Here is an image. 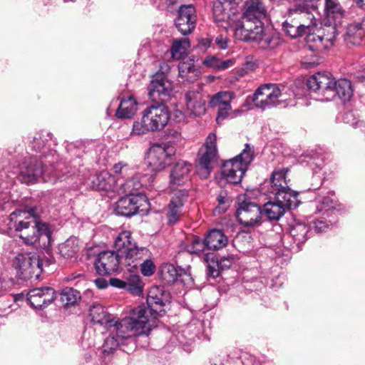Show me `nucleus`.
I'll return each instance as SVG.
<instances>
[{
  "mask_svg": "<svg viewBox=\"0 0 365 365\" xmlns=\"http://www.w3.org/2000/svg\"><path fill=\"white\" fill-rule=\"evenodd\" d=\"M14 267L24 279L31 277L38 279L43 270L39 256L35 252L17 255L14 260Z\"/></svg>",
  "mask_w": 365,
  "mask_h": 365,
  "instance_id": "nucleus-14",
  "label": "nucleus"
},
{
  "mask_svg": "<svg viewBox=\"0 0 365 365\" xmlns=\"http://www.w3.org/2000/svg\"><path fill=\"white\" fill-rule=\"evenodd\" d=\"M96 287L99 289H104L108 286L107 281L103 278H98L94 281Z\"/></svg>",
  "mask_w": 365,
  "mask_h": 365,
  "instance_id": "nucleus-58",
  "label": "nucleus"
},
{
  "mask_svg": "<svg viewBox=\"0 0 365 365\" xmlns=\"http://www.w3.org/2000/svg\"><path fill=\"white\" fill-rule=\"evenodd\" d=\"M61 164L57 165V169L53 168V165H51L45 163L44 160H41L38 163L36 161L30 162L21 169L19 174V180L26 184L33 183L42 178L43 182H55L57 180L61 179L60 171Z\"/></svg>",
  "mask_w": 365,
  "mask_h": 365,
  "instance_id": "nucleus-8",
  "label": "nucleus"
},
{
  "mask_svg": "<svg viewBox=\"0 0 365 365\" xmlns=\"http://www.w3.org/2000/svg\"><path fill=\"white\" fill-rule=\"evenodd\" d=\"M287 172L285 168L274 170L271 175L268 190L269 197L279 202L286 210L297 207L300 202L297 198L298 193L287 185Z\"/></svg>",
  "mask_w": 365,
  "mask_h": 365,
  "instance_id": "nucleus-6",
  "label": "nucleus"
},
{
  "mask_svg": "<svg viewBox=\"0 0 365 365\" xmlns=\"http://www.w3.org/2000/svg\"><path fill=\"white\" fill-rule=\"evenodd\" d=\"M217 158V137L215 133H210L203 147L198 153L196 163V172L200 178L207 179L209 178Z\"/></svg>",
  "mask_w": 365,
  "mask_h": 365,
  "instance_id": "nucleus-10",
  "label": "nucleus"
},
{
  "mask_svg": "<svg viewBox=\"0 0 365 365\" xmlns=\"http://www.w3.org/2000/svg\"><path fill=\"white\" fill-rule=\"evenodd\" d=\"M187 250L189 252L197 255L202 257L203 260L207 264V274L212 277L218 276V272L210 263V259L213 258V253L206 252L208 250L205 244V240H201L200 238H195L192 240L191 243L188 245Z\"/></svg>",
  "mask_w": 365,
  "mask_h": 365,
  "instance_id": "nucleus-30",
  "label": "nucleus"
},
{
  "mask_svg": "<svg viewBox=\"0 0 365 365\" xmlns=\"http://www.w3.org/2000/svg\"><path fill=\"white\" fill-rule=\"evenodd\" d=\"M186 113L197 117L205 113V101L199 91H190L185 93Z\"/></svg>",
  "mask_w": 365,
  "mask_h": 365,
  "instance_id": "nucleus-31",
  "label": "nucleus"
},
{
  "mask_svg": "<svg viewBox=\"0 0 365 365\" xmlns=\"http://www.w3.org/2000/svg\"><path fill=\"white\" fill-rule=\"evenodd\" d=\"M225 10L226 8L221 1H217L214 2L212 8L214 19L215 22L218 24L219 26L227 30L230 28L234 19L237 17V15L231 16Z\"/></svg>",
  "mask_w": 365,
  "mask_h": 365,
  "instance_id": "nucleus-35",
  "label": "nucleus"
},
{
  "mask_svg": "<svg viewBox=\"0 0 365 365\" xmlns=\"http://www.w3.org/2000/svg\"><path fill=\"white\" fill-rule=\"evenodd\" d=\"M202 64L215 71H223L232 66L234 61L232 59L221 61L215 56H208L203 60Z\"/></svg>",
  "mask_w": 365,
  "mask_h": 365,
  "instance_id": "nucleus-44",
  "label": "nucleus"
},
{
  "mask_svg": "<svg viewBox=\"0 0 365 365\" xmlns=\"http://www.w3.org/2000/svg\"><path fill=\"white\" fill-rule=\"evenodd\" d=\"M286 209L277 200H269L264 205L262 215L270 220H279L286 212Z\"/></svg>",
  "mask_w": 365,
  "mask_h": 365,
  "instance_id": "nucleus-39",
  "label": "nucleus"
},
{
  "mask_svg": "<svg viewBox=\"0 0 365 365\" xmlns=\"http://www.w3.org/2000/svg\"><path fill=\"white\" fill-rule=\"evenodd\" d=\"M267 11L262 0H246L242 18L253 24L263 26L262 20L267 17Z\"/></svg>",
  "mask_w": 365,
  "mask_h": 365,
  "instance_id": "nucleus-25",
  "label": "nucleus"
},
{
  "mask_svg": "<svg viewBox=\"0 0 365 365\" xmlns=\"http://www.w3.org/2000/svg\"><path fill=\"white\" fill-rule=\"evenodd\" d=\"M113 170L115 174L122 176V178H118L117 194L128 196L143 195L140 190L145 185V180L144 178L140 180L138 175L133 176L135 174L133 167L125 163L118 162L113 165Z\"/></svg>",
  "mask_w": 365,
  "mask_h": 365,
  "instance_id": "nucleus-9",
  "label": "nucleus"
},
{
  "mask_svg": "<svg viewBox=\"0 0 365 365\" xmlns=\"http://www.w3.org/2000/svg\"><path fill=\"white\" fill-rule=\"evenodd\" d=\"M335 222L334 220H329V221L323 220H317L314 222V229L316 232H322L326 231L330 226Z\"/></svg>",
  "mask_w": 365,
  "mask_h": 365,
  "instance_id": "nucleus-53",
  "label": "nucleus"
},
{
  "mask_svg": "<svg viewBox=\"0 0 365 365\" xmlns=\"http://www.w3.org/2000/svg\"><path fill=\"white\" fill-rule=\"evenodd\" d=\"M110 284L114 287L120 288L127 290L125 280L118 278H111L109 280Z\"/></svg>",
  "mask_w": 365,
  "mask_h": 365,
  "instance_id": "nucleus-55",
  "label": "nucleus"
},
{
  "mask_svg": "<svg viewBox=\"0 0 365 365\" xmlns=\"http://www.w3.org/2000/svg\"><path fill=\"white\" fill-rule=\"evenodd\" d=\"M278 93L277 107L287 108L297 104L296 98L298 95L294 93L292 88H288L284 86H278Z\"/></svg>",
  "mask_w": 365,
  "mask_h": 365,
  "instance_id": "nucleus-37",
  "label": "nucleus"
},
{
  "mask_svg": "<svg viewBox=\"0 0 365 365\" xmlns=\"http://www.w3.org/2000/svg\"><path fill=\"white\" fill-rule=\"evenodd\" d=\"M123 258V263L130 272H138L141 262L144 259L150 258L151 253L144 247H138L137 244L130 248H127V251L120 255Z\"/></svg>",
  "mask_w": 365,
  "mask_h": 365,
  "instance_id": "nucleus-24",
  "label": "nucleus"
},
{
  "mask_svg": "<svg viewBox=\"0 0 365 365\" xmlns=\"http://www.w3.org/2000/svg\"><path fill=\"white\" fill-rule=\"evenodd\" d=\"M289 232L294 240L300 244L307 240L309 227L304 223L295 222L291 226Z\"/></svg>",
  "mask_w": 365,
  "mask_h": 365,
  "instance_id": "nucleus-48",
  "label": "nucleus"
},
{
  "mask_svg": "<svg viewBox=\"0 0 365 365\" xmlns=\"http://www.w3.org/2000/svg\"><path fill=\"white\" fill-rule=\"evenodd\" d=\"M173 136H174L177 140H180L181 138V134L178 133V131H173Z\"/></svg>",
  "mask_w": 365,
  "mask_h": 365,
  "instance_id": "nucleus-63",
  "label": "nucleus"
},
{
  "mask_svg": "<svg viewBox=\"0 0 365 365\" xmlns=\"http://www.w3.org/2000/svg\"><path fill=\"white\" fill-rule=\"evenodd\" d=\"M278 93V85L274 83L262 85L253 94V103L255 107L262 110L277 107Z\"/></svg>",
  "mask_w": 365,
  "mask_h": 365,
  "instance_id": "nucleus-18",
  "label": "nucleus"
},
{
  "mask_svg": "<svg viewBox=\"0 0 365 365\" xmlns=\"http://www.w3.org/2000/svg\"><path fill=\"white\" fill-rule=\"evenodd\" d=\"M235 98V94L232 91H220L215 94L210 101V107L217 110L216 122L220 125L228 118H232V109L231 102Z\"/></svg>",
  "mask_w": 365,
  "mask_h": 365,
  "instance_id": "nucleus-17",
  "label": "nucleus"
},
{
  "mask_svg": "<svg viewBox=\"0 0 365 365\" xmlns=\"http://www.w3.org/2000/svg\"><path fill=\"white\" fill-rule=\"evenodd\" d=\"M30 146L34 151L39 153L40 160H44L45 163L51 165L58 163V155L53 148L56 143L50 133L47 131L36 133L31 141Z\"/></svg>",
  "mask_w": 365,
  "mask_h": 365,
  "instance_id": "nucleus-13",
  "label": "nucleus"
},
{
  "mask_svg": "<svg viewBox=\"0 0 365 365\" xmlns=\"http://www.w3.org/2000/svg\"><path fill=\"white\" fill-rule=\"evenodd\" d=\"M364 31L360 23H355L349 25L344 34V41L348 45H359L361 44Z\"/></svg>",
  "mask_w": 365,
  "mask_h": 365,
  "instance_id": "nucleus-38",
  "label": "nucleus"
},
{
  "mask_svg": "<svg viewBox=\"0 0 365 365\" xmlns=\"http://www.w3.org/2000/svg\"><path fill=\"white\" fill-rule=\"evenodd\" d=\"M315 26V22L308 21L306 19H299V15H290L283 23L284 32L291 38H297L310 32Z\"/></svg>",
  "mask_w": 365,
  "mask_h": 365,
  "instance_id": "nucleus-21",
  "label": "nucleus"
},
{
  "mask_svg": "<svg viewBox=\"0 0 365 365\" xmlns=\"http://www.w3.org/2000/svg\"><path fill=\"white\" fill-rule=\"evenodd\" d=\"M189 47L190 41L187 38L175 39L170 48L172 58L177 60L181 58Z\"/></svg>",
  "mask_w": 365,
  "mask_h": 365,
  "instance_id": "nucleus-47",
  "label": "nucleus"
},
{
  "mask_svg": "<svg viewBox=\"0 0 365 365\" xmlns=\"http://www.w3.org/2000/svg\"><path fill=\"white\" fill-rule=\"evenodd\" d=\"M187 196V190H178L173 194L168 207L167 216L169 224L176 223L183 215Z\"/></svg>",
  "mask_w": 365,
  "mask_h": 365,
  "instance_id": "nucleus-27",
  "label": "nucleus"
},
{
  "mask_svg": "<svg viewBox=\"0 0 365 365\" xmlns=\"http://www.w3.org/2000/svg\"><path fill=\"white\" fill-rule=\"evenodd\" d=\"M253 159L254 147L246 143L239 155L223 163L221 171L222 176L229 183H240Z\"/></svg>",
  "mask_w": 365,
  "mask_h": 365,
  "instance_id": "nucleus-7",
  "label": "nucleus"
},
{
  "mask_svg": "<svg viewBox=\"0 0 365 365\" xmlns=\"http://www.w3.org/2000/svg\"><path fill=\"white\" fill-rule=\"evenodd\" d=\"M338 24L339 23L337 22L333 21V24L326 25L323 28L322 35L323 36L324 49H329L333 46L334 41L336 36L339 34V30L337 28Z\"/></svg>",
  "mask_w": 365,
  "mask_h": 365,
  "instance_id": "nucleus-46",
  "label": "nucleus"
},
{
  "mask_svg": "<svg viewBox=\"0 0 365 365\" xmlns=\"http://www.w3.org/2000/svg\"><path fill=\"white\" fill-rule=\"evenodd\" d=\"M356 5L363 9H365V0H354Z\"/></svg>",
  "mask_w": 365,
  "mask_h": 365,
  "instance_id": "nucleus-61",
  "label": "nucleus"
},
{
  "mask_svg": "<svg viewBox=\"0 0 365 365\" xmlns=\"http://www.w3.org/2000/svg\"><path fill=\"white\" fill-rule=\"evenodd\" d=\"M58 250L60 255L64 258L74 257L79 250L78 240L76 237H70L59 245Z\"/></svg>",
  "mask_w": 365,
  "mask_h": 365,
  "instance_id": "nucleus-42",
  "label": "nucleus"
},
{
  "mask_svg": "<svg viewBox=\"0 0 365 365\" xmlns=\"http://www.w3.org/2000/svg\"><path fill=\"white\" fill-rule=\"evenodd\" d=\"M205 244L209 250H218L225 247L228 243L227 237L220 230H211L205 238Z\"/></svg>",
  "mask_w": 365,
  "mask_h": 365,
  "instance_id": "nucleus-34",
  "label": "nucleus"
},
{
  "mask_svg": "<svg viewBox=\"0 0 365 365\" xmlns=\"http://www.w3.org/2000/svg\"><path fill=\"white\" fill-rule=\"evenodd\" d=\"M239 14L232 22L230 28H234L235 37L242 41H254L262 48H274L278 43V39L270 32L264 31V26L253 24L248 21H242Z\"/></svg>",
  "mask_w": 365,
  "mask_h": 365,
  "instance_id": "nucleus-5",
  "label": "nucleus"
},
{
  "mask_svg": "<svg viewBox=\"0 0 365 365\" xmlns=\"http://www.w3.org/2000/svg\"><path fill=\"white\" fill-rule=\"evenodd\" d=\"M317 212L328 217L335 214L337 201L333 192H322L317 195L314 201Z\"/></svg>",
  "mask_w": 365,
  "mask_h": 365,
  "instance_id": "nucleus-32",
  "label": "nucleus"
},
{
  "mask_svg": "<svg viewBox=\"0 0 365 365\" xmlns=\"http://www.w3.org/2000/svg\"><path fill=\"white\" fill-rule=\"evenodd\" d=\"M137 272H130L129 275L125 277V283L128 291L135 294H140L142 292L143 284Z\"/></svg>",
  "mask_w": 365,
  "mask_h": 365,
  "instance_id": "nucleus-49",
  "label": "nucleus"
},
{
  "mask_svg": "<svg viewBox=\"0 0 365 365\" xmlns=\"http://www.w3.org/2000/svg\"><path fill=\"white\" fill-rule=\"evenodd\" d=\"M141 120L134 121L131 135H141L162 130L170 120V113L163 103H156L146 107L141 113Z\"/></svg>",
  "mask_w": 365,
  "mask_h": 365,
  "instance_id": "nucleus-4",
  "label": "nucleus"
},
{
  "mask_svg": "<svg viewBox=\"0 0 365 365\" xmlns=\"http://www.w3.org/2000/svg\"><path fill=\"white\" fill-rule=\"evenodd\" d=\"M139 267H140L141 273L146 277L151 276L155 270V266L150 258L144 259Z\"/></svg>",
  "mask_w": 365,
  "mask_h": 365,
  "instance_id": "nucleus-52",
  "label": "nucleus"
},
{
  "mask_svg": "<svg viewBox=\"0 0 365 365\" xmlns=\"http://www.w3.org/2000/svg\"><path fill=\"white\" fill-rule=\"evenodd\" d=\"M120 254L115 251H103L98 254L95 261V268L99 275H109L118 271Z\"/></svg>",
  "mask_w": 365,
  "mask_h": 365,
  "instance_id": "nucleus-22",
  "label": "nucleus"
},
{
  "mask_svg": "<svg viewBox=\"0 0 365 365\" xmlns=\"http://www.w3.org/2000/svg\"><path fill=\"white\" fill-rule=\"evenodd\" d=\"M56 298L55 290L51 287H37L27 294V301L34 309H44Z\"/></svg>",
  "mask_w": 365,
  "mask_h": 365,
  "instance_id": "nucleus-19",
  "label": "nucleus"
},
{
  "mask_svg": "<svg viewBox=\"0 0 365 365\" xmlns=\"http://www.w3.org/2000/svg\"><path fill=\"white\" fill-rule=\"evenodd\" d=\"M322 163V158L318 156V155L314 154L310 157H309V160H307V163L312 166V165H315L317 167L321 166Z\"/></svg>",
  "mask_w": 365,
  "mask_h": 365,
  "instance_id": "nucleus-56",
  "label": "nucleus"
},
{
  "mask_svg": "<svg viewBox=\"0 0 365 365\" xmlns=\"http://www.w3.org/2000/svg\"><path fill=\"white\" fill-rule=\"evenodd\" d=\"M309 91L318 94L320 101H331L337 96L348 101L353 94L351 81L346 78L335 81L328 73L319 72L309 77L307 82Z\"/></svg>",
  "mask_w": 365,
  "mask_h": 365,
  "instance_id": "nucleus-3",
  "label": "nucleus"
},
{
  "mask_svg": "<svg viewBox=\"0 0 365 365\" xmlns=\"http://www.w3.org/2000/svg\"><path fill=\"white\" fill-rule=\"evenodd\" d=\"M170 69V66L168 63H163L160 65V69L157 73H161L166 76V73L169 72Z\"/></svg>",
  "mask_w": 365,
  "mask_h": 365,
  "instance_id": "nucleus-59",
  "label": "nucleus"
},
{
  "mask_svg": "<svg viewBox=\"0 0 365 365\" xmlns=\"http://www.w3.org/2000/svg\"><path fill=\"white\" fill-rule=\"evenodd\" d=\"M81 277H83V275H81L80 274H77L76 273H73L67 277V281H72L76 278Z\"/></svg>",
  "mask_w": 365,
  "mask_h": 365,
  "instance_id": "nucleus-60",
  "label": "nucleus"
},
{
  "mask_svg": "<svg viewBox=\"0 0 365 365\" xmlns=\"http://www.w3.org/2000/svg\"><path fill=\"white\" fill-rule=\"evenodd\" d=\"M217 200H218V202H219L220 205H224L225 203V197L222 195V193H221L218 196Z\"/></svg>",
  "mask_w": 365,
  "mask_h": 365,
  "instance_id": "nucleus-62",
  "label": "nucleus"
},
{
  "mask_svg": "<svg viewBox=\"0 0 365 365\" xmlns=\"http://www.w3.org/2000/svg\"><path fill=\"white\" fill-rule=\"evenodd\" d=\"M192 165L187 161L180 160L175 163L170 174V185H182L190 180Z\"/></svg>",
  "mask_w": 365,
  "mask_h": 365,
  "instance_id": "nucleus-29",
  "label": "nucleus"
},
{
  "mask_svg": "<svg viewBox=\"0 0 365 365\" xmlns=\"http://www.w3.org/2000/svg\"><path fill=\"white\" fill-rule=\"evenodd\" d=\"M173 90V82L163 73H156L148 86V95L152 101L163 103L168 101Z\"/></svg>",
  "mask_w": 365,
  "mask_h": 365,
  "instance_id": "nucleus-16",
  "label": "nucleus"
},
{
  "mask_svg": "<svg viewBox=\"0 0 365 365\" xmlns=\"http://www.w3.org/2000/svg\"><path fill=\"white\" fill-rule=\"evenodd\" d=\"M138 106L137 101L132 96L123 98L115 115L118 118H130L136 113Z\"/></svg>",
  "mask_w": 365,
  "mask_h": 365,
  "instance_id": "nucleus-36",
  "label": "nucleus"
},
{
  "mask_svg": "<svg viewBox=\"0 0 365 365\" xmlns=\"http://www.w3.org/2000/svg\"><path fill=\"white\" fill-rule=\"evenodd\" d=\"M9 229L19 233V237L27 245L46 247L49 245L51 230L46 223L36 221L34 210H16L9 217Z\"/></svg>",
  "mask_w": 365,
  "mask_h": 365,
  "instance_id": "nucleus-2",
  "label": "nucleus"
},
{
  "mask_svg": "<svg viewBox=\"0 0 365 365\" xmlns=\"http://www.w3.org/2000/svg\"><path fill=\"white\" fill-rule=\"evenodd\" d=\"M147 203L148 200L144 195H125L117 202L115 212L119 215L130 217L135 215Z\"/></svg>",
  "mask_w": 365,
  "mask_h": 365,
  "instance_id": "nucleus-20",
  "label": "nucleus"
},
{
  "mask_svg": "<svg viewBox=\"0 0 365 365\" xmlns=\"http://www.w3.org/2000/svg\"><path fill=\"white\" fill-rule=\"evenodd\" d=\"M135 245L136 242L133 240L130 232L124 230L116 237L113 245L115 252L120 254V256L124 253V251H127V248H130Z\"/></svg>",
  "mask_w": 365,
  "mask_h": 365,
  "instance_id": "nucleus-40",
  "label": "nucleus"
},
{
  "mask_svg": "<svg viewBox=\"0 0 365 365\" xmlns=\"http://www.w3.org/2000/svg\"><path fill=\"white\" fill-rule=\"evenodd\" d=\"M212 44V40L208 38H202L198 43V46L201 48H208Z\"/></svg>",
  "mask_w": 365,
  "mask_h": 365,
  "instance_id": "nucleus-57",
  "label": "nucleus"
},
{
  "mask_svg": "<svg viewBox=\"0 0 365 365\" xmlns=\"http://www.w3.org/2000/svg\"><path fill=\"white\" fill-rule=\"evenodd\" d=\"M313 31L314 29L310 32L307 31L305 34H307L306 40L309 48L312 51L324 49L322 35L314 34Z\"/></svg>",
  "mask_w": 365,
  "mask_h": 365,
  "instance_id": "nucleus-50",
  "label": "nucleus"
},
{
  "mask_svg": "<svg viewBox=\"0 0 365 365\" xmlns=\"http://www.w3.org/2000/svg\"><path fill=\"white\" fill-rule=\"evenodd\" d=\"M169 294L163 290L162 287L154 286L152 287L148 292L147 297V303L148 307L145 305L143 307L148 312L146 314L149 318V323H148V330L143 335H148L152 327L156 326V319L158 315L163 311V307L168 302Z\"/></svg>",
  "mask_w": 365,
  "mask_h": 365,
  "instance_id": "nucleus-12",
  "label": "nucleus"
},
{
  "mask_svg": "<svg viewBox=\"0 0 365 365\" xmlns=\"http://www.w3.org/2000/svg\"><path fill=\"white\" fill-rule=\"evenodd\" d=\"M143 307H137L129 316L118 321L113 317L101 304H94L89 309L91 321L104 327L108 331L102 346L105 359H110L114 351L121 346L135 341V338L148 330L149 318Z\"/></svg>",
  "mask_w": 365,
  "mask_h": 365,
  "instance_id": "nucleus-1",
  "label": "nucleus"
},
{
  "mask_svg": "<svg viewBox=\"0 0 365 365\" xmlns=\"http://www.w3.org/2000/svg\"><path fill=\"white\" fill-rule=\"evenodd\" d=\"M175 154L174 148L166 143L154 144L148 150L147 165L152 171H163L173 163Z\"/></svg>",
  "mask_w": 365,
  "mask_h": 365,
  "instance_id": "nucleus-11",
  "label": "nucleus"
},
{
  "mask_svg": "<svg viewBox=\"0 0 365 365\" xmlns=\"http://www.w3.org/2000/svg\"><path fill=\"white\" fill-rule=\"evenodd\" d=\"M314 0H294V6L289 9L290 15H299V19H306L308 21H315L314 15L310 9L314 7Z\"/></svg>",
  "mask_w": 365,
  "mask_h": 365,
  "instance_id": "nucleus-33",
  "label": "nucleus"
},
{
  "mask_svg": "<svg viewBox=\"0 0 365 365\" xmlns=\"http://www.w3.org/2000/svg\"><path fill=\"white\" fill-rule=\"evenodd\" d=\"M214 258L215 256L213 255V258L210 259L211 261L210 263L218 272L219 269L224 270L229 269L235 261V257L232 255H229L227 257H222L220 259H215Z\"/></svg>",
  "mask_w": 365,
  "mask_h": 365,
  "instance_id": "nucleus-51",
  "label": "nucleus"
},
{
  "mask_svg": "<svg viewBox=\"0 0 365 365\" xmlns=\"http://www.w3.org/2000/svg\"><path fill=\"white\" fill-rule=\"evenodd\" d=\"M238 207L236 216L238 222L245 227L253 226L259 222L262 215L260 207L245 195L237 197Z\"/></svg>",
  "mask_w": 365,
  "mask_h": 365,
  "instance_id": "nucleus-15",
  "label": "nucleus"
},
{
  "mask_svg": "<svg viewBox=\"0 0 365 365\" xmlns=\"http://www.w3.org/2000/svg\"><path fill=\"white\" fill-rule=\"evenodd\" d=\"M179 76L184 80L191 81L199 74L192 60L183 61L178 64Z\"/></svg>",
  "mask_w": 365,
  "mask_h": 365,
  "instance_id": "nucleus-43",
  "label": "nucleus"
},
{
  "mask_svg": "<svg viewBox=\"0 0 365 365\" xmlns=\"http://www.w3.org/2000/svg\"><path fill=\"white\" fill-rule=\"evenodd\" d=\"M93 178L96 181L92 180V188L107 192L110 197L118 193L119 182L115 176L108 172H101Z\"/></svg>",
  "mask_w": 365,
  "mask_h": 365,
  "instance_id": "nucleus-28",
  "label": "nucleus"
},
{
  "mask_svg": "<svg viewBox=\"0 0 365 365\" xmlns=\"http://www.w3.org/2000/svg\"><path fill=\"white\" fill-rule=\"evenodd\" d=\"M197 21L196 11L191 5H182L178 10L175 23L178 30L184 36L190 34L195 28Z\"/></svg>",
  "mask_w": 365,
  "mask_h": 365,
  "instance_id": "nucleus-23",
  "label": "nucleus"
},
{
  "mask_svg": "<svg viewBox=\"0 0 365 365\" xmlns=\"http://www.w3.org/2000/svg\"><path fill=\"white\" fill-rule=\"evenodd\" d=\"M215 44L220 49H226L228 47L229 39L226 36L220 34L215 38Z\"/></svg>",
  "mask_w": 365,
  "mask_h": 365,
  "instance_id": "nucleus-54",
  "label": "nucleus"
},
{
  "mask_svg": "<svg viewBox=\"0 0 365 365\" xmlns=\"http://www.w3.org/2000/svg\"><path fill=\"white\" fill-rule=\"evenodd\" d=\"M325 12L330 21L337 23H340L344 15V11L338 0H325Z\"/></svg>",
  "mask_w": 365,
  "mask_h": 365,
  "instance_id": "nucleus-41",
  "label": "nucleus"
},
{
  "mask_svg": "<svg viewBox=\"0 0 365 365\" xmlns=\"http://www.w3.org/2000/svg\"><path fill=\"white\" fill-rule=\"evenodd\" d=\"M168 6L173 5L176 3L177 0H167Z\"/></svg>",
  "mask_w": 365,
  "mask_h": 365,
  "instance_id": "nucleus-64",
  "label": "nucleus"
},
{
  "mask_svg": "<svg viewBox=\"0 0 365 365\" xmlns=\"http://www.w3.org/2000/svg\"><path fill=\"white\" fill-rule=\"evenodd\" d=\"M81 299V293L71 287L64 288L60 294V299L64 307L73 306Z\"/></svg>",
  "mask_w": 365,
  "mask_h": 365,
  "instance_id": "nucleus-45",
  "label": "nucleus"
},
{
  "mask_svg": "<svg viewBox=\"0 0 365 365\" xmlns=\"http://www.w3.org/2000/svg\"><path fill=\"white\" fill-rule=\"evenodd\" d=\"M160 275L161 280L167 284H170L176 282L185 284L192 281L189 268L185 269L181 267H176L175 265L170 263H166L161 266Z\"/></svg>",
  "mask_w": 365,
  "mask_h": 365,
  "instance_id": "nucleus-26",
  "label": "nucleus"
}]
</instances>
